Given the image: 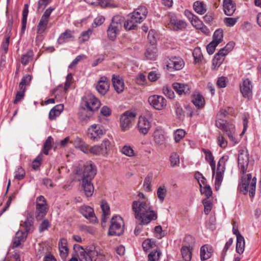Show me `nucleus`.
<instances>
[{"instance_id":"14","label":"nucleus","mask_w":261,"mask_h":261,"mask_svg":"<svg viewBox=\"0 0 261 261\" xmlns=\"http://www.w3.org/2000/svg\"><path fill=\"white\" fill-rule=\"evenodd\" d=\"M104 134L103 130L99 125H92L88 129L87 135L93 141H97Z\"/></svg>"},{"instance_id":"52","label":"nucleus","mask_w":261,"mask_h":261,"mask_svg":"<svg viewBox=\"0 0 261 261\" xmlns=\"http://www.w3.org/2000/svg\"><path fill=\"white\" fill-rule=\"evenodd\" d=\"M202 203L204 207V213L208 215L212 210V202L209 199H204L202 200Z\"/></svg>"},{"instance_id":"38","label":"nucleus","mask_w":261,"mask_h":261,"mask_svg":"<svg viewBox=\"0 0 261 261\" xmlns=\"http://www.w3.org/2000/svg\"><path fill=\"white\" fill-rule=\"evenodd\" d=\"M181 253L183 259L185 261H190L192 257L191 249L186 246H183L181 248Z\"/></svg>"},{"instance_id":"23","label":"nucleus","mask_w":261,"mask_h":261,"mask_svg":"<svg viewBox=\"0 0 261 261\" xmlns=\"http://www.w3.org/2000/svg\"><path fill=\"white\" fill-rule=\"evenodd\" d=\"M82 188L83 189L86 197H89L92 196L94 192V186L91 180H82Z\"/></svg>"},{"instance_id":"53","label":"nucleus","mask_w":261,"mask_h":261,"mask_svg":"<svg viewBox=\"0 0 261 261\" xmlns=\"http://www.w3.org/2000/svg\"><path fill=\"white\" fill-rule=\"evenodd\" d=\"M161 252L157 249H153L148 254V257L149 261H156L159 259Z\"/></svg>"},{"instance_id":"22","label":"nucleus","mask_w":261,"mask_h":261,"mask_svg":"<svg viewBox=\"0 0 261 261\" xmlns=\"http://www.w3.org/2000/svg\"><path fill=\"white\" fill-rule=\"evenodd\" d=\"M223 10L225 15L231 16L236 11V5L232 0H223Z\"/></svg>"},{"instance_id":"58","label":"nucleus","mask_w":261,"mask_h":261,"mask_svg":"<svg viewBox=\"0 0 261 261\" xmlns=\"http://www.w3.org/2000/svg\"><path fill=\"white\" fill-rule=\"evenodd\" d=\"M239 17H226L224 19V23L228 27H233L238 21Z\"/></svg>"},{"instance_id":"45","label":"nucleus","mask_w":261,"mask_h":261,"mask_svg":"<svg viewBox=\"0 0 261 261\" xmlns=\"http://www.w3.org/2000/svg\"><path fill=\"white\" fill-rule=\"evenodd\" d=\"M223 36V30L220 29H217L214 33L212 41H214L219 44L222 42Z\"/></svg>"},{"instance_id":"63","label":"nucleus","mask_w":261,"mask_h":261,"mask_svg":"<svg viewBox=\"0 0 261 261\" xmlns=\"http://www.w3.org/2000/svg\"><path fill=\"white\" fill-rule=\"evenodd\" d=\"M25 171L21 167H19L15 172V179L20 180L25 176Z\"/></svg>"},{"instance_id":"21","label":"nucleus","mask_w":261,"mask_h":261,"mask_svg":"<svg viewBox=\"0 0 261 261\" xmlns=\"http://www.w3.org/2000/svg\"><path fill=\"white\" fill-rule=\"evenodd\" d=\"M185 14L191 21L192 25L195 27L197 29H200L201 28V27H202V22L191 11L187 10L185 11Z\"/></svg>"},{"instance_id":"48","label":"nucleus","mask_w":261,"mask_h":261,"mask_svg":"<svg viewBox=\"0 0 261 261\" xmlns=\"http://www.w3.org/2000/svg\"><path fill=\"white\" fill-rule=\"evenodd\" d=\"M87 3L95 6L105 7L108 5L107 0H85Z\"/></svg>"},{"instance_id":"15","label":"nucleus","mask_w":261,"mask_h":261,"mask_svg":"<svg viewBox=\"0 0 261 261\" xmlns=\"http://www.w3.org/2000/svg\"><path fill=\"white\" fill-rule=\"evenodd\" d=\"M150 128L151 124L148 120L145 117L140 116L137 125V129L139 133L145 136L147 134Z\"/></svg>"},{"instance_id":"30","label":"nucleus","mask_w":261,"mask_h":261,"mask_svg":"<svg viewBox=\"0 0 261 261\" xmlns=\"http://www.w3.org/2000/svg\"><path fill=\"white\" fill-rule=\"evenodd\" d=\"M145 55L148 59L155 60L158 56L156 47L153 44L149 45L147 48Z\"/></svg>"},{"instance_id":"13","label":"nucleus","mask_w":261,"mask_h":261,"mask_svg":"<svg viewBox=\"0 0 261 261\" xmlns=\"http://www.w3.org/2000/svg\"><path fill=\"white\" fill-rule=\"evenodd\" d=\"M247 151L242 150L240 152L238 159V166L242 174L247 172L249 164V156Z\"/></svg>"},{"instance_id":"4","label":"nucleus","mask_w":261,"mask_h":261,"mask_svg":"<svg viewBox=\"0 0 261 261\" xmlns=\"http://www.w3.org/2000/svg\"><path fill=\"white\" fill-rule=\"evenodd\" d=\"M148 13L146 8L140 6L128 15V18L124 23V28L129 31L135 30L137 27V23H140L146 18Z\"/></svg>"},{"instance_id":"50","label":"nucleus","mask_w":261,"mask_h":261,"mask_svg":"<svg viewBox=\"0 0 261 261\" xmlns=\"http://www.w3.org/2000/svg\"><path fill=\"white\" fill-rule=\"evenodd\" d=\"M21 225L25 227V231L28 232L32 230L33 226V221L31 218H27Z\"/></svg>"},{"instance_id":"19","label":"nucleus","mask_w":261,"mask_h":261,"mask_svg":"<svg viewBox=\"0 0 261 261\" xmlns=\"http://www.w3.org/2000/svg\"><path fill=\"white\" fill-rule=\"evenodd\" d=\"M184 61L179 57H173L167 61V66L168 68H172L175 70H180L184 67Z\"/></svg>"},{"instance_id":"59","label":"nucleus","mask_w":261,"mask_h":261,"mask_svg":"<svg viewBox=\"0 0 261 261\" xmlns=\"http://www.w3.org/2000/svg\"><path fill=\"white\" fill-rule=\"evenodd\" d=\"M110 142L108 139H105L102 143L99 145V146L102 149L103 155L106 154L108 151L109 150Z\"/></svg>"},{"instance_id":"35","label":"nucleus","mask_w":261,"mask_h":261,"mask_svg":"<svg viewBox=\"0 0 261 261\" xmlns=\"http://www.w3.org/2000/svg\"><path fill=\"white\" fill-rule=\"evenodd\" d=\"M120 30L117 29V27L110 24L107 30L108 37L110 40L114 41L116 38L117 35Z\"/></svg>"},{"instance_id":"64","label":"nucleus","mask_w":261,"mask_h":261,"mask_svg":"<svg viewBox=\"0 0 261 261\" xmlns=\"http://www.w3.org/2000/svg\"><path fill=\"white\" fill-rule=\"evenodd\" d=\"M166 189L165 188H163L162 187H160L158 189L157 191V195L160 200L162 202L164 201L165 197L166 195Z\"/></svg>"},{"instance_id":"24","label":"nucleus","mask_w":261,"mask_h":261,"mask_svg":"<svg viewBox=\"0 0 261 261\" xmlns=\"http://www.w3.org/2000/svg\"><path fill=\"white\" fill-rule=\"evenodd\" d=\"M213 249L211 246L204 245L200 248V258L202 260L209 259L212 255Z\"/></svg>"},{"instance_id":"44","label":"nucleus","mask_w":261,"mask_h":261,"mask_svg":"<svg viewBox=\"0 0 261 261\" xmlns=\"http://www.w3.org/2000/svg\"><path fill=\"white\" fill-rule=\"evenodd\" d=\"M53 140V138L51 136H49L46 140L45 143H44L42 152L45 155L48 154L49 151L52 148L51 143Z\"/></svg>"},{"instance_id":"42","label":"nucleus","mask_w":261,"mask_h":261,"mask_svg":"<svg viewBox=\"0 0 261 261\" xmlns=\"http://www.w3.org/2000/svg\"><path fill=\"white\" fill-rule=\"evenodd\" d=\"M245 240L243 237H240L237 239L236 251L239 254H242L244 251Z\"/></svg>"},{"instance_id":"40","label":"nucleus","mask_w":261,"mask_h":261,"mask_svg":"<svg viewBox=\"0 0 261 261\" xmlns=\"http://www.w3.org/2000/svg\"><path fill=\"white\" fill-rule=\"evenodd\" d=\"M193 8L195 12L199 14H203L206 11L203 2L196 1L193 4Z\"/></svg>"},{"instance_id":"20","label":"nucleus","mask_w":261,"mask_h":261,"mask_svg":"<svg viewBox=\"0 0 261 261\" xmlns=\"http://www.w3.org/2000/svg\"><path fill=\"white\" fill-rule=\"evenodd\" d=\"M114 89L118 93L123 91L124 84L122 79L118 75L113 74L112 79Z\"/></svg>"},{"instance_id":"47","label":"nucleus","mask_w":261,"mask_h":261,"mask_svg":"<svg viewBox=\"0 0 261 261\" xmlns=\"http://www.w3.org/2000/svg\"><path fill=\"white\" fill-rule=\"evenodd\" d=\"M43 159V154L42 153L39 154L33 161L32 167V168L35 170H38L39 169L40 166L41 164L42 161Z\"/></svg>"},{"instance_id":"51","label":"nucleus","mask_w":261,"mask_h":261,"mask_svg":"<svg viewBox=\"0 0 261 261\" xmlns=\"http://www.w3.org/2000/svg\"><path fill=\"white\" fill-rule=\"evenodd\" d=\"M121 152L123 154L129 157L134 156L135 155L134 151L133 148L129 145H124L121 149Z\"/></svg>"},{"instance_id":"49","label":"nucleus","mask_w":261,"mask_h":261,"mask_svg":"<svg viewBox=\"0 0 261 261\" xmlns=\"http://www.w3.org/2000/svg\"><path fill=\"white\" fill-rule=\"evenodd\" d=\"M152 175H148L144 179L143 188L145 191L150 192L151 191Z\"/></svg>"},{"instance_id":"26","label":"nucleus","mask_w":261,"mask_h":261,"mask_svg":"<svg viewBox=\"0 0 261 261\" xmlns=\"http://www.w3.org/2000/svg\"><path fill=\"white\" fill-rule=\"evenodd\" d=\"M169 27L174 31L182 30L187 27V23L183 20L171 19Z\"/></svg>"},{"instance_id":"41","label":"nucleus","mask_w":261,"mask_h":261,"mask_svg":"<svg viewBox=\"0 0 261 261\" xmlns=\"http://www.w3.org/2000/svg\"><path fill=\"white\" fill-rule=\"evenodd\" d=\"M49 20L41 17L39 22L37 25V33L38 34H42L47 29V26Z\"/></svg>"},{"instance_id":"62","label":"nucleus","mask_w":261,"mask_h":261,"mask_svg":"<svg viewBox=\"0 0 261 261\" xmlns=\"http://www.w3.org/2000/svg\"><path fill=\"white\" fill-rule=\"evenodd\" d=\"M217 143L222 148H225L227 145V141L225 140L224 136L220 134L217 137Z\"/></svg>"},{"instance_id":"36","label":"nucleus","mask_w":261,"mask_h":261,"mask_svg":"<svg viewBox=\"0 0 261 261\" xmlns=\"http://www.w3.org/2000/svg\"><path fill=\"white\" fill-rule=\"evenodd\" d=\"M29 13V5L26 4L24 5L22 11L21 32L23 33L27 26V17Z\"/></svg>"},{"instance_id":"37","label":"nucleus","mask_w":261,"mask_h":261,"mask_svg":"<svg viewBox=\"0 0 261 261\" xmlns=\"http://www.w3.org/2000/svg\"><path fill=\"white\" fill-rule=\"evenodd\" d=\"M154 140L155 143L161 145L165 143V138L161 130H156L154 132Z\"/></svg>"},{"instance_id":"61","label":"nucleus","mask_w":261,"mask_h":261,"mask_svg":"<svg viewBox=\"0 0 261 261\" xmlns=\"http://www.w3.org/2000/svg\"><path fill=\"white\" fill-rule=\"evenodd\" d=\"M50 224L48 220L44 219L39 226V231L41 233L47 230L50 227Z\"/></svg>"},{"instance_id":"32","label":"nucleus","mask_w":261,"mask_h":261,"mask_svg":"<svg viewBox=\"0 0 261 261\" xmlns=\"http://www.w3.org/2000/svg\"><path fill=\"white\" fill-rule=\"evenodd\" d=\"M192 102L198 109L202 108L205 105V100L204 97L199 94L193 95Z\"/></svg>"},{"instance_id":"56","label":"nucleus","mask_w":261,"mask_h":261,"mask_svg":"<svg viewBox=\"0 0 261 261\" xmlns=\"http://www.w3.org/2000/svg\"><path fill=\"white\" fill-rule=\"evenodd\" d=\"M193 55L195 62H199L201 61L203 56L199 47L195 48L193 52Z\"/></svg>"},{"instance_id":"57","label":"nucleus","mask_w":261,"mask_h":261,"mask_svg":"<svg viewBox=\"0 0 261 261\" xmlns=\"http://www.w3.org/2000/svg\"><path fill=\"white\" fill-rule=\"evenodd\" d=\"M185 135V132L182 129H177L174 133V140L176 142H179Z\"/></svg>"},{"instance_id":"33","label":"nucleus","mask_w":261,"mask_h":261,"mask_svg":"<svg viewBox=\"0 0 261 261\" xmlns=\"http://www.w3.org/2000/svg\"><path fill=\"white\" fill-rule=\"evenodd\" d=\"M225 56L226 55L220 50L215 55L213 60V65L215 68H218L221 65L224 60Z\"/></svg>"},{"instance_id":"43","label":"nucleus","mask_w":261,"mask_h":261,"mask_svg":"<svg viewBox=\"0 0 261 261\" xmlns=\"http://www.w3.org/2000/svg\"><path fill=\"white\" fill-rule=\"evenodd\" d=\"M31 80L32 77L30 75L25 74L24 75L19 85L20 90H23L25 91V86L29 85Z\"/></svg>"},{"instance_id":"5","label":"nucleus","mask_w":261,"mask_h":261,"mask_svg":"<svg viewBox=\"0 0 261 261\" xmlns=\"http://www.w3.org/2000/svg\"><path fill=\"white\" fill-rule=\"evenodd\" d=\"M256 184V178H252V174L248 173L242 176L238 190L244 195H246L249 191L250 197L253 198L255 194Z\"/></svg>"},{"instance_id":"28","label":"nucleus","mask_w":261,"mask_h":261,"mask_svg":"<svg viewBox=\"0 0 261 261\" xmlns=\"http://www.w3.org/2000/svg\"><path fill=\"white\" fill-rule=\"evenodd\" d=\"M72 32L69 30H66L64 33H62L58 40L59 44H63L74 39Z\"/></svg>"},{"instance_id":"25","label":"nucleus","mask_w":261,"mask_h":261,"mask_svg":"<svg viewBox=\"0 0 261 261\" xmlns=\"http://www.w3.org/2000/svg\"><path fill=\"white\" fill-rule=\"evenodd\" d=\"M67 240L64 238L61 239L59 242L60 255L62 259L63 260L66 259L68 253V249L67 246Z\"/></svg>"},{"instance_id":"18","label":"nucleus","mask_w":261,"mask_h":261,"mask_svg":"<svg viewBox=\"0 0 261 261\" xmlns=\"http://www.w3.org/2000/svg\"><path fill=\"white\" fill-rule=\"evenodd\" d=\"M96 89L99 94L102 95H105L109 89L108 78L106 76L101 77L97 82Z\"/></svg>"},{"instance_id":"27","label":"nucleus","mask_w":261,"mask_h":261,"mask_svg":"<svg viewBox=\"0 0 261 261\" xmlns=\"http://www.w3.org/2000/svg\"><path fill=\"white\" fill-rule=\"evenodd\" d=\"M174 90L179 94H186L190 90V87L187 84L175 83L172 85Z\"/></svg>"},{"instance_id":"9","label":"nucleus","mask_w":261,"mask_h":261,"mask_svg":"<svg viewBox=\"0 0 261 261\" xmlns=\"http://www.w3.org/2000/svg\"><path fill=\"white\" fill-rule=\"evenodd\" d=\"M36 203L35 217L37 221H40L47 213L46 201L44 197L41 195L37 198Z\"/></svg>"},{"instance_id":"10","label":"nucleus","mask_w":261,"mask_h":261,"mask_svg":"<svg viewBox=\"0 0 261 261\" xmlns=\"http://www.w3.org/2000/svg\"><path fill=\"white\" fill-rule=\"evenodd\" d=\"M96 167L92 162H87L81 170L82 180H92L96 175Z\"/></svg>"},{"instance_id":"6","label":"nucleus","mask_w":261,"mask_h":261,"mask_svg":"<svg viewBox=\"0 0 261 261\" xmlns=\"http://www.w3.org/2000/svg\"><path fill=\"white\" fill-rule=\"evenodd\" d=\"M100 106V101L93 94H88L83 99V108L81 113L89 118Z\"/></svg>"},{"instance_id":"1","label":"nucleus","mask_w":261,"mask_h":261,"mask_svg":"<svg viewBox=\"0 0 261 261\" xmlns=\"http://www.w3.org/2000/svg\"><path fill=\"white\" fill-rule=\"evenodd\" d=\"M132 209L135 218L145 225L157 219L156 211L151 210L150 203L147 200H138L133 201Z\"/></svg>"},{"instance_id":"8","label":"nucleus","mask_w":261,"mask_h":261,"mask_svg":"<svg viewBox=\"0 0 261 261\" xmlns=\"http://www.w3.org/2000/svg\"><path fill=\"white\" fill-rule=\"evenodd\" d=\"M227 155L222 156L217 164V172L215 178V189L217 191L219 189L223 178L224 172L225 170V163L228 160Z\"/></svg>"},{"instance_id":"17","label":"nucleus","mask_w":261,"mask_h":261,"mask_svg":"<svg viewBox=\"0 0 261 261\" xmlns=\"http://www.w3.org/2000/svg\"><path fill=\"white\" fill-rule=\"evenodd\" d=\"M80 213L90 222L94 223L96 221V217L94 214L93 209L89 206L84 205L80 207Z\"/></svg>"},{"instance_id":"34","label":"nucleus","mask_w":261,"mask_h":261,"mask_svg":"<svg viewBox=\"0 0 261 261\" xmlns=\"http://www.w3.org/2000/svg\"><path fill=\"white\" fill-rule=\"evenodd\" d=\"M126 21H125V19L123 17L120 15L114 16L112 19L111 24L117 27V29L121 30L123 24L124 27V23Z\"/></svg>"},{"instance_id":"54","label":"nucleus","mask_w":261,"mask_h":261,"mask_svg":"<svg viewBox=\"0 0 261 261\" xmlns=\"http://www.w3.org/2000/svg\"><path fill=\"white\" fill-rule=\"evenodd\" d=\"M155 246V243L151 239H146L142 243V247L144 250L147 252L150 248H152Z\"/></svg>"},{"instance_id":"31","label":"nucleus","mask_w":261,"mask_h":261,"mask_svg":"<svg viewBox=\"0 0 261 261\" xmlns=\"http://www.w3.org/2000/svg\"><path fill=\"white\" fill-rule=\"evenodd\" d=\"M100 207L102 211V216L101 218V224L106 223L107 217L110 214V206L106 201L102 200L101 201Z\"/></svg>"},{"instance_id":"3","label":"nucleus","mask_w":261,"mask_h":261,"mask_svg":"<svg viewBox=\"0 0 261 261\" xmlns=\"http://www.w3.org/2000/svg\"><path fill=\"white\" fill-rule=\"evenodd\" d=\"M228 114V112L226 110H220L216 116L215 125L218 128L224 131L231 141L236 142L235 138L233 137L235 133L234 125L223 119Z\"/></svg>"},{"instance_id":"39","label":"nucleus","mask_w":261,"mask_h":261,"mask_svg":"<svg viewBox=\"0 0 261 261\" xmlns=\"http://www.w3.org/2000/svg\"><path fill=\"white\" fill-rule=\"evenodd\" d=\"M34 56L33 51L32 50H28L25 54L23 55L21 58V62L23 65H27L33 60Z\"/></svg>"},{"instance_id":"60","label":"nucleus","mask_w":261,"mask_h":261,"mask_svg":"<svg viewBox=\"0 0 261 261\" xmlns=\"http://www.w3.org/2000/svg\"><path fill=\"white\" fill-rule=\"evenodd\" d=\"M51 2V0H39L37 11H43Z\"/></svg>"},{"instance_id":"46","label":"nucleus","mask_w":261,"mask_h":261,"mask_svg":"<svg viewBox=\"0 0 261 261\" xmlns=\"http://www.w3.org/2000/svg\"><path fill=\"white\" fill-rule=\"evenodd\" d=\"M171 166L172 167L179 166L180 163L179 156L175 152H173L170 156Z\"/></svg>"},{"instance_id":"16","label":"nucleus","mask_w":261,"mask_h":261,"mask_svg":"<svg viewBox=\"0 0 261 261\" xmlns=\"http://www.w3.org/2000/svg\"><path fill=\"white\" fill-rule=\"evenodd\" d=\"M252 85L251 81L248 79L243 80V83L240 85V90L244 98L249 99L252 95Z\"/></svg>"},{"instance_id":"55","label":"nucleus","mask_w":261,"mask_h":261,"mask_svg":"<svg viewBox=\"0 0 261 261\" xmlns=\"http://www.w3.org/2000/svg\"><path fill=\"white\" fill-rule=\"evenodd\" d=\"M200 192L201 194L206 196L205 199H209L212 195V190L208 185H205L203 188L200 187Z\"/></svg>"},{"instance_id":"29","label":"nucleus","mask_w":261,"mask_h":261,"mask_svg":"<svg viewBox=\"0 0 261 261\" xmlns=\"http://www.w3.org/2000/svg\"><path fill=\"white\" fill-rule=\"evenodd\" d=\"M202 151L205 154V159L207 162H209L210 165L211 167L212 170L213 172V175H214L215 173L216 169V164L215 162L214 161V158L212 154V152L206 149H202Z\"/></svg>"},{"instance_id":"7","label":"nucleus","mask_w":261,"mask_h":261,"mask_svg":"<svg viewBox=\"0 0 261 261\" xmlns=\"http://www.w3.org/2000/svg\"><path fill=\"white\" fill-rule=\"evenodd\" d=\"M124 222L119 216H113L111 219V225L109 229L110 236H120L123 232Z\"/></svg>"},{"instance_id":"2","label":"nucleus","mask_w":261,"mask_h":261,"mask_svg":"<svg viewBox=\"0 0 261 261\" xmlns=\"http://www.w3.org/2000/svg\"><path fill=\"white\" fill-rule=\"evenodd\" d=\"M73 248L77 253L80 261H102L105 255L98 247L89 246L86 249L78 244H75Z\"/></svg>"},{"instance_id":"11","label":"nucleus","mask_w":261,"mask_h":261,"mask_svg":"<svg viewBox=\"0 0 261 261\" xmlns=\"http://www.w3.org/2000/svg\"><path fill=\"white\" fill-rule=\"evenodd\" d=\"M135 117L136 114L129 111H127L121 115L120 125L123 131L127 130L131 127Z\"/></svg>"},{"instance_id":"12","label":"nucleus","mask_w":261,"mask_h":261,"mask_svg":"<svg viewBox=\"0 0 261 261\" xmlns=\"http://www.w3.org/2000/svg\"><path fill=\"white\" fill-rule=\"evenodd\" d=\"M148 101L150 106L158 110H163L166 106V100L162 96L158 95L150 96L148 97Z\"/></svg>"}]
</instances>
